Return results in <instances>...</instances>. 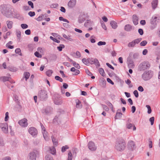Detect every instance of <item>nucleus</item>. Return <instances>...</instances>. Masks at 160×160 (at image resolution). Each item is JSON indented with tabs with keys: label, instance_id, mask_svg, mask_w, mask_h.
<instances>
[{
	"label": "nucleus",
	"instance_id": "4468645a",
	"mask_svg": "<svg viewBox=\"0 0 160 160\" xmlns=\"http://www.w3.org/2000/svg\"><path fill=\"white\" fill-rule=\"evenodd\" d=\"M94 64L97 68H98L100 66V64L97 58H91V64Z\"/></svg>",
	"mask_w": 160,
	"mask_h": 160
},
{
	"label": "nucleus",
	"instance_id": "c9c22d12",
	"mask_svg": "<svg viewBox=\"0 0 160 160\" xmlns=\"http://www.w3.org/2000/svg\"><path fill=\"white\" fill-rule=\"evenodd\" d=\"M51 138L53 144L57 146L58 144V142L57 140L53 136H52Z\"/></svg>",
	"mask_w": 160,
	"mask_h": 160
},
{
	"label": "nucleus",
	"instance_id": "7c9ffc66",
	"mask_svg": "<svg viewBox=\"0 0 160 160\" xmlns=\"http://www.w3.org/2000/svg\"><path fill=\"white\" fill-rule=\"evenodd\" d=\"M92 2L93 6L94 7V8H93V9L92 10V12L94 14L95 13L96 11L97 10V6L92 0Z\"/></svg>",
	"mask_w": 160,
	"mask_h": 160
},
{
	"label": "nucleus",
	"instance_id": "4c0bfd02",
	"mask_svg": "<svg viewBox=\"0 0 160 160\" xmlns=\"http://www.w3.org/2000/svg\"><path fill=\"white\" fill-rule=\"evenodd\" d=\"M99 71L101 75L103 77H105V75L104 74V71L103 69L102 68H100L99 69Z\"/></svg>",
	"mask_w": 160,
	"mask_h": 160
},
{
	"label": "nucleus",
	"instance_id": "69168bd1",
	"mask_svg": "<svg viewBox=\"0 0 160 160\" xmlns=\"http://www.w3.org/2000/svg\"><path fill=\"white\" fill-rule=\"evenodd\" d=\"M133 93L136 98H137L138 97V91L137 90H135L133 92Z\"/></svg>",
	"mask_w": 160,
	"mask_h": 160
},
{
	"label": "nucleus",
	"instance_id": "6e6d98bb",
	"mask_svg": "<svg viewBox=\"0 0 160 160\" xmlns=\"http://www.w3.org/2000/svg\"><path fill=\"white\" fill-rule=\"evenodd\" d=\"M68 158L67 160H72V153L71 151H69L68 153Z\"/></svg>",
	"mask_w": 160,
	"mask_h": 160
},
{
	"label": "nucleus",
	"instance_id": "4be33fe9",
	"mask_svg": "<svg viewBox=\"0 0 160 160\" xmlns=\"http://www.w3.org/2000/svg\"><path fill=\"white\" fill-rule=\"evenodd\" d=\"M82 61L85 64L88 66L90 63V58H84L82 59Z\"/></svg>",
	"mask_w": 160,
	"mask_h": 160
},
{
	"label": "nucleus",
	"instance_id": "9d476101",
	"mask_svg": "<svg viewBox=\"0 0 160 160\" xmlns=\"http://www.w3.org/2000/svg\"><path fill=\"white\" fill-rule=\"evenodd\" d=\"M142 39V38H139L135 39L128 44V47H134L136 44H138L139 43Z\"/></svg>",
	"mask_w": 160,
	"mask_h": 160
},
{
	"label": "nucleus",
	"instance_id": "e2e57ef3",
	"mask_svg": "<svg viewBox=\"0 0 160 160\" xmlns=\"http://www.w3.org/2000/svg\"><path fill=\"white\" fill-rule=\"evenodd\" d=\"M28 3L29 5L31 6V8H34V5L33 3L31 1L28 2Z\"/></svg>",
	"mask_w": 160,
	"mask_h": 160
},
{
	"label": "nucleus",
	"instance_id": "79ce46f5",
	"mask_svg": "<svg viewBox=\"0 0 160 160\" xmlns=\"http://www.w3.org/2000/svg\"><path fill=\"white\" fill-rule=\"evenodd\" d=\"M45 160H53V158L50 155H47L45 157Z\"/></svg>",
	"mask_w": 160,
	"mask_h": 160
},
{
	"label": "nucleus",
	"instance_id": "f03ea898",
	"mask_svg": "<svg viewBox=\"0 0 160 160\" xmlns=\"http://www.w3.org/2000/svg\"><path fill=\"white\" fill-rule=\"evenodd\" d=\"M126 146V143L124 140H118L115 143V150L118 152H122L125 149Z\"/></svg>",
	"mask_w": 160,
	"mask_h": 160
},
{
	"label": "nucleus",
	"instance_id": "ea45409f",
	"mask_svg": "<svg viewBox=\"0 0 160 160\" xmlns=\"http://www.w3.org/2000/svg\"><path fill=\"white\" fill-rule=\"evenodd\" d=\"M65 46L63 44H60L59 46L57 47L59 51H61L62 50V48H64Z\"/></svg>",
	"mask_w": 160,
	"mask_h": 160
},
{
	"label": "nucleus",
	"instance_id": "052dcab7",
	"mask_svg": "<svg viewBox=\"0 0 160 160\" xmlns=\"http://www.w3.org/2000/svg\"><path fill=\"white\" fill-rule=\"evenodd\" d=\"M28 14L30 17H32L35 15V12H34L30 11L28 12Z\"/></svg>",
	"mask_w": 160,
	"mask_h": 160
},
{
	"label": "nucleus",
	"instance_id": "b1692460",
	"mask_svg": "<svg viewBox=\"0 0 160 160\" xmlns=\"http://www.w3.org/2000/svg\"><path fill=\"white\" fill-rule=\"evenodd\" d=\"M17 104L14 107V109L15 110L20 111L21 108L22 106L20 105V102H19L18 103H17Z\"/></svg>",
	"mask_w": 160,
	"mask_h": 160
},
{
	"label": "nucleus",
	"instance_id": "7ed1b4c3",
	"mask_svg": "<svg viewBox=\"0 0 160 160\" xmlns=\"http://www.w3.org/2000/svg\"><path fill=\"white\" fill-rule=\"evenodd\" d=\"M153 75V72L151 70L145 71L142 75V78L144 81L149 80Z\"/></svg>",
	"mask_w": 160,
	"mask_h": 160
},
{
	"label": "nucleus",
	"instance_id": "bf43d9fd",
	"mask_svg": "<svg viewBox=\"0 0 160 160\" xmlns=\"http://www.w3.org/2000/svg\"><path fill=\"white\" fill-rule=\"evenodd\" d=\"M21 26L22 29H26L28 27V26L26 24H22Z\"/></svg>",
	"mask_w": 160,
	"mask_h": 160
},
{
	"label": "nucleus",
	"instance_id": "c03bdc74",
	"mask_svg": "<svg viewBox=\"0 0 160 160\" xmlns=\"http://www.w3.org/2000/svg\"><path fill=\"white\" fill-rule=\"evenodd\" d=\"M68 148L69 147L67 145H65V146H63L62 148V152H65L67 149H68Z\"/></svg>",
	"mask_w": 160,
	"mask_h": 160
},
{
	"label": "nucleus",
	"instance_id": "473e14b6",
	"mask_svg": "<svg viewBox=\"0 0 160 160\" xmlns=\"http://www.w3.org/2000/svg\"><path fill=\"white\" fill-rule=\"evenodd\" d=\"M24 75V78H25V80L26 81L27 80V79L29 78L30 74L29 72H25L23 74Z\"/></svg>",
	"mask_w": 160,
	"mask_h": 160
},
{
	"label": "nucleus",
	"instance_id": "de8ad7c7",
	"mask_svg": "<svg viewBox=\"0 0 160 160\" xmlns=\"http://www.w3.org/2000/svg\"><path fill=\"white\" fill-rule=\"evenodd\" d=\"M55 79L56 80H57V81H58L61 82H62L63 81L62 79L61 78H60V77L58 76H55Z\"/></svg>",
	"mask_w": 160,
	"mask_h": 160
},
{
	"label": "nucleus",
	"instance_id": "ddd939ff",
	"mask_svg": "<svg viewBox=\"0 0 160 160\" xmlns=\"http://www.w3.org/2000/svg\"><path fill=\"white\" fill-rule=\"evenodd\" d=\"M127 63L129 68H133L135 66L133 60L130 58H127Z\"/></svg>",
	"mask_w": 160,
	"mask_h": 160
},
{
	"label": "nucleus",
	"instance_id": "13d9d810",
	"mask_svg": "<svg viewBox=\"0 0 160 160\" xmlns=\"http://www.w3.org/2000/svg\"><path fill=\"white\" fill-rule=\"evenodd\" d=\"M8 112H7L5 113V117L4 119V120L5 121H7L9 118V117L8 116Z\"/></svg>",
	"mask_w": 160,
	"mask_h": 160
},
{
	"label": "nucleus",
	"instance_id": "6e6552de",
	"mask_svg": "<svg viewBox=\"0 0 160 160\" xmlns=\"http://www.w3.org/2000/svg\"><path fill=\"white\" fill-rule=\"evenodd\" d=\"M0 128L4 133L7 134L8 133V124L7 123H0Z\"/></svg>",
	"mask_w": 160,
	"mask_h": 160
},
{
	"label": "nucleus",
	"instance_id": "c756f323",
	"mask_svg": "<svg viewBox=\"0 0 160 160\" xmlns=\"http://www.w3.org/2000/svg\"><path fill=\"white\" fill-rule=\"evenodd\" d=\"M8 69L11 72H15L17 71V69L14 67L10 66L8 67Z\"/></svg>",
	"mask_w": 160,
	"mask_h": 160
},
{
	"label": "nucleus",
	"instance_id": "4d7b16f0",
	"mask_svg": "<svg viewBox=\"0 0 160 160\" xmlns=\"http://www.w3.org/2000/svg\"><path fill=\"white\" fill-rule=\"evenodd\" d=\"M147 43V42L146 40H144L142 42L140 43V45L141 46H145Z\"/></svg>",
	"mask_w": 160,
	"mask_h": 160
},
{
	"label": "nucleus",
	"instance_id": "0e129e2a",
	"mask_svg": "<svg viewBox=\"0 0 160 160\" xmlns=\"http://www.w3.org/2000/svg\"><path fill=\"white\" fill-rule=\"evenodd\" d=\"M139 54L138 53H135L133 55V58L134 59H136L138 58Z\"/></svg>",
	"mask_w": 160,
	"mask_h": 160
},
{
	"label": "nucleus",
	"instance_id": "58836bf2",
	"mask_svg": "<svg viewBox=\"0 0 160 160\" xmlns=\"http://www.w3.org/2000/svg\"><path fill=\"white\" fill-rule=\"evenodd\" d=\"M53 73V71L51 70H49L46 72V74L47 76L50 77L51 76Z\"/></svg>",
	"mask_w": 160,
	"mask_h": 160
},
{
	"label": "nucleus",
	"instance_id": "39448f33",
	"mask_svg": "<svg viewBox=\"0 0 160 160\" xmlns=\"http://www.w3.org/2000/svg\"><path fill=\"white\" fill-rule=\"evenodd\" d=\"M150 65L148 62H143L139 64L138 67V69L139 71H143L146 69L149 68Z\"/></svg>",
	"mask_w": 160,
	"mask_h": 160
},
{
	"label": "nucleus",
	"instance_id": "09e8293b",
	"mask_svg": "<svg viewBox=\"0 0 160 160\" xmlns=\"http://www.w3.org/2000/svg\"><path fill=\"white\" fill-rule=\"evenodd\" d=\"M149 121L151 122V125H152L153 124L154 121V117H152L150 118L149 119Z\"/></svg>",
	"mask_w": 160,
	"mask_h": 160
},
{
	"label": "nucleus",
	"instance_id": "49530a36",
	"mask_svg": "<svg viewBox=\"0 0 160 160\" xmlns=\"http://www.w3.org/2000/svg\"><path fill=\"white\" fill-rule=\"evenodd\" d=\"M50 38L51 39L53 40V41L55 42H56L57 43H59L60 42V41L59 40H57L56 38H54L52 36H50Z\"/></svg>",
	"mask_w": 160,
	"mask_h": 160
},
{
	"label": "nucleus",
	"instance_id": "603ef678",
	"mask_svg": "<svg viewBox=\"0 0 160 160\" xmlns=\"http://www.w3.org/2000/svg\"><path fill=\"white\" fill-rule=\"evenodd\" d=\"M146 107L148 108V114H150L152 112V109L150 106L149 105H146Z\"/></svg>",
	"mask_w": 160,
	"mask_h": 160
},
{
	"label": "nucleus",
	"instance_id": "2f4dec72",
	"mask_svg": "<svg viewBox=\"0 0 160 160\" xmlns=\"http://www.w3.org/2000/svg\"><path fill=\"white\" fill-rule=\"evenodd\" d=\"M50 153L53 155H55L56 153V149L54 147H50L49 149Z\"/></svg>",
	"mask_w": 160,
	"mask_h": 160
},
{
	"label": "nucleus",
	"instance_id": "6ab92c4d",
	"mask_svg": "<svg viewBox=\"0 0 160 160\" xmlns=\"http://www.w3.org/2000/svg\"><path fill=\"white\" fill-rule=\"evenodd\" d=\"M132 21L135 25H136L138 24V18L137 16L134 14L132 16Z\"/></svg>",
	"mask_w": 160,
	"mask_h": 160
},
{
	"label": "nucleus",
	"instance_id": "dca6fc26",
	"mask_svg": "<svg viewBox=\"0 0 160 160\" xmlns=\"http://www.w3.org/2000/svg\"><path fill=\"white\" fill-rule=\"evenodd\" d=\"M85 16L84 14H81L78 18V22L79 23H81L83 22L85 20Z\"/></svg>",
	"mask_w": 160,
	"mask_h": 160
},
{
	"label": "nucleus",
	"instance_id": "9b49d317",
	"mask_svg": "<svg viewBox=\"0 0 160 160\" xmlns=\"http://www.w3.org/2000/svg\"><path fill=\"white\" fill-rule=\"evenodd\" d=\"M28 131L29 133L32 136H36L38 134L37 130L35 128L33 127L29 128Z\"/></svg>",
	"mask_w": 160,
	"mask_h": 160
},
{
	"label": "nucleus",
	"instance_id": "2eb2a0df",
	"mask_svg": "<svg viewBox=\"0 0 160 160\" xmlns=\"http://www.w3.org/2000/svg\"><path fill=\"white\" fill-rule=\"evenodd\" d=\"M52 109L51 107H48L45 109H43L42 110V112L45 114L47 115L51 112Z\"/></svg>",
	"mask_w": 160,
	"mask_h": 160
},
{
	"label": "nucleus",
	"instance_id": "f704fd0d",
	"mask_svg": "<svg viewBox=\"0 0 160 160\" xmlns=\"http://www.w3.org/2000/svg\"><path fill=\"white\" fill-rule=\"evenodd\" d=\"M21 32L20 31H17L16 32V35L18 41L20 42L21 40Z\"/></svg>",
	"mask_w": 160,
	"mask_h": 160
},
{
	"label": "nucleus",
	"instance_id": "412c9836",
	"mask_svg": "<svg viewBox=\"0 0 160 160\" xmlns=\"http://www.w3.org/2000/svg\"><path fill=\"white\" fill-rule=\"evenodd\" d=\"M158 3V0H153L151 4L152 8L153 9H155L157 7Z\"/></svg>",
	"mask_w": 160,
	"mask_h": 160
},
{
	"label": "nucleus",
	"instance_id": "423d86ee",
	"mask_svg": "<svg viewBox=\"0 0 160 160\" xmlns=\"http://www.w3.org/2000/svg\"><path fill=\"white\" fill-rule=\"evenodd\" d=\"M48 98L47 92L44 90H41L39 92L38 98L41 101L45 100Z\"/></svg>",
	"mask_w": 160,
	"mask_h": 160
},
{
	"label": "nucleus",
	"instance_id": "0eeeda50",
	"mask_svg": "<svg viewBox=\"0 0 160 160\" xmlns=\"http://www.w3.org/2000/svg\"><path fill=\"white\" fill-rule=\"evenodd\" d=\"M39 153L38 151H35L30 152L28 155V160H36V158Z\"/></svg>",
	"mask_w": 160,
	"mask_h": 160
},
{
	"label": "nucleus",
	"instance_id": "774afa93",
	"mask_svg": "<svg viewBox=\"0 0 160 160\" xmlns=\"http://www.w3.org/2000/svg\"><path fill=\"white\" fill-rule=\"evenodd\" d=\"M23 9L26 11L30 10V8L28 6H24L23 7Z\"/></svg>",
	"mask_w": 160,
	"mask_h": 160
},
{
	"label": "nucleus",
	"instance_id": "37998d69",
	"mask_svg": "<svg viewBox=\"0 0 160 160\" xmlns=\"http://www.w3.org/2000/svg\"><path fill=\"white\" fill-rule=\"evenodd\" d=\"M15 52L17 54H18L20 56H22V54L21 52V50L19 48H17L15 50Z\"/></svg>",
	"mask_w": 160,
	"mask_h": 160
},
{
	"label": "nucleus",
	"instance_id": "e433bc0d",
	"mask_svg": "<svg viewBox=\"0 0 160 160\" xmlns=\"http://www.w3.org/2000/svg\"><path fill=\"white\" fill-rule=\"evenodd\" d=\"M2 78L3 81L4 82L6 81H9L10 79H11L10 77H2L0 78V79Z\"/></svg>",
	"mask_w": 160,
	"mask_h": 160
},
{
	"label": "nucleus",
	"instance_id": "bb28decb",
	"mask_svg": "<svg viewBox=\"0 0 160 160\" xmlns=\"http://www.w3.org/2000/svg\"><path fill=\"white\" fill-rule=\"evenodd\" d=\"M132 26L130 24H127L125 26L124 29L127 32H129L132 30Z\"/></svg>",
	"mask_w": 160,
	"mask_h": 160
},
{
	"label": "nucleus",
	"instance_id": "f257e3e1",
	"mask_svg": "<svg viewBox=\"0 0 160 160\" xmlns=\"http://www.w3.org/2000/svg\"><path fill=\"white\" fill-rule=\"evenodd\" d=\"M12 9L9 4H3L0 5V12L3 15L7 18H18L19 14L17 12L13 11Z\"/></svg>",
	"mask_w": 160,
	"mask_h": 160
},
{
	"label": "nucleus",
	"instance_id": "8fccbe9b",
	"mask_svg": "<svg viewBox=\"0 0 160 160\" xmlns=\"http://www.w3.org/2000/svg\"><path fill=\"white\" fill-rule=\"evenodd\" d=\"M43 14H42L40 16L37 18L36 20L38 21H42L43 19Z\"/></svg>",
	"mask_w": 160,
	"mask_h": 160
},
{
	"label": "nucleus",
	"instance_id": "5701e85b",
	"mask_svg": "<svg viewBox=\"0 0 160 160\" xmlns=\"http://www.w3.org/2000/svg\"><path fill=\"white\" fill-rule=\"evenodd\" d=\"M97 148V147L95 145V143L91 141V151H95Z\"/></svg>",
	"mask_w": 160,
	"mask_h": 160
},
{
	"label": "nucleus",
	"instance_id": "393cba45",
	"mask_svg": "<svg viewBox=\"0 0 160 160\" xmlns=\"http://www.w3.org/2000/svg\"><path fill=\"white\" fill-rule=\"evenodd\" d=\"M121 111L120 109H118L117 110V111ZM122 114L121 112H117L116 113V115L115 116V118H114L115 119H119V118H121L122 117Z\"/></svg>",
	"mask_w": 160,
	"mask_h": 160
},
{
	"label": "nucleus",
	"instance_id": "864d4df0",
	"mask_svg": "<svg viewBox=\"0 0 160 160\" xmlns=\"http://www.w3.org/2000/svg\"><path fill=\"white\" fill-rule=\"evenodd\" d=\"M34 55L38 58H41L42 57V55L37 51L35 52L34 53Z\"/></svg>",
	"mask_w": 160,
	"mask_h": 160
},
{
	"label": "nucleus",
	"instance_id": "a878e982",
	"mask_svg": "<svg viewBox=\"0 0 160 160\" xmlns=\"http://www.w3.org/2000/svg\"><path fill=\"white\" fill-rule=\"evenodd\" d=\"M57 58V55L55 54H52L49 55V59L51 61H55Z\"/></svg>",
	"mask_w": 160,
	"mask_h": 160
},
{
	"label": "nucleus",
	"instance_id": "1a4fd4ad",
	"mask_svg": "<svg viewBox=\"0 0 160 160\" xmlns=\"http://www.w3.org/2000/svg\"><path fill=\"white\" fill-rule=\"evenodd\" d=\"M127 147L128 150L133 151L136 148V145L134 142L132 141H129L127 144Z\"/></svg>",
	"mask_w": 160,
	"mask_h": 160
},
{
	"label": "nucleus",
	"instance_id": "3c124183",
	"mask_svg": "<svg viewBox=\"0 0 160 160\" xmlns=\"http://www.w3.org/2000/svg\"><path fill=\"white\" fill-rule=\"evenodd\" d=\"M42 133L43 134V136L45 139L46 140L48 139V136L47 135V132L45 131H42Z\"/></svg>",
	"mask_w": 160,
	"mask_h": 160
},
{
	"label": "nucleus",
	"instance_id": "a18cd8bd",
	"mask_svg": "<svg viewBox=\"0 0 160 160\" xmlns=\"http://www.w3.org/2000/svg\"><path fill=\"white\" fill-rule=\"evenodd\" d=\"M102 107L104 110L106 111H108L109 110V108L108 107L105 105H104L102 104Z\"/></svg>",
	"mask_w": 160,
	"mask_h": 160
},
{
	"label": "nucleus",
	"instance_id": "c85d7f7f",
	"mask_svg": "<svg viewBox=\"0 0 160 160\" xmlns=\"http://www.w3.org/2000/svg\"><path fill=\"white\" fill-rule=\"evenodd\" d=\"M6 23L8 28L11 29L12 28L13 24L12 21L8 20L6 21Z\"/></svg>",
	"mask_w": 160,
	"mask_h": 160
},
{
	"label": "nucleus",
	"instance_id": "338daca9",
	"mask_svg": "<svg viewBox=\"0 0 160 160\" xmlns=\"http://www.w3.org/2000/svg\"><path fill=\"white\" fill-rule=\"evenodd\" d=\"M58 117L57 116H56L54 117V119H53V122L54 123H58Z\"/></svg>",
	"mask_w": 160,
	"mask_h": 160
},
{
	"label": "nucleus",
	"instance_id": "cd10ccee",
	"mask_svg": "<svg viewBox=\"0 0 160 160\" xmlns=\"http://www.w3.org/2000/svg\"><path fill=\"white\" fill-rule=\"evenodd\" d=\"M110 24L112 28L113 29H116L117 27V23L114 21H112L110 23Z\"/></svg>",
	"mask_w": 160,
	"mask_h": 160
},
{
	"label": "nucleus",
	"instance_id": "a211bd4d",
	"mask_svg": "<svg viewBox=\"0 0 160 160\" xmlns=\"http://www.w3.org/2000/svg\"><path fill=\"white\" fill-rule=\"evenodd\" d=\"M54 103L56 105H61L62 103V101L60 98H56L54 100Z\"/></svg>",
	"mask_w": 160,
	"mask_h": 160
},
{
	"label": "nucleus",
	"instance_id": "f3484780",
	"mask_svg": "<svg viewBox=\"0 0 160 160\" xmlns=\"http://www.w3.org/2000/svg\"><path fill=\"white\" fill-rule=\"evenodd\" d=\"M106 81L102 77L99 80L100 85L103 88H105L106 85Z\"/></svg>",
	"mask_w": 160,
	"mask_h": 160
},
{
	"label": "nucleus",
	"instance_id": "5fc2aeb1",
	"mask_svg": "<svg viewBox=\"0 0 160 160\" xmlns=\"http://www.w3.org/2000/svg\"><path fill=\"white\" fill-rule=\"evenodd\" d=\"M72 64L73 65L77 68L79 69L80 68V67L79 64L78 63H76L75 62H74Z\"/></svg>",
	"mask_w": 160,
	"mask_h": 160
},
{
	"label": "nucleus",
	"instance_id": "a19ab883",
	"mask_svg": "<svg viewBox=\"0 0 160 160\" xmlns=\"http://www.w3.org/2000/svg\"><path fill=\"white\" fill-rule=\"evenodd\" d=\"M18 97L16 95H14L13 96V100L16 102V103H18L19 102V101L18 99Z\"/></svg>",
	"mask_w": 160,
	"mask_h": 160
},
{
	"label": "nucleus",
	"instance_id": "680f3d73",
	"mask_svg": "<svg viewBox=\"0 0 160 160\" xmlns=\"http://www.w3.org/2000/svg\"><path fill=\"white\" fill-rule=\"evenodd\" d=\"M106 44V42H105L99 41L98 43V46L105 45Z\"/></svg>",
	"mask_w": 160,
	"mask_h": 160
},
{
	"label": "nucleus",
	"instance_id": "20e7f679",
	"mask_svg": "<svg viewBox=\"0 0 160 160\" xmlns=\"http://www.w3.org/2000/svg\"><path fill=\"white\" fill-rule=\"evenodd\" d=\"M160 21V17L153 16L150 20V28L151 30L155 28L157 25V23Z\"/></svg>",
	"mask_w": 160,
	"mask_h": 160
},
{
	"label": "nucleus",
	"instance_id": "aec40b11",
	"mask_svg": "<svg viewBox=\"0 0 160 160\" xmlns=\"http://www.w3.org/2000/svg\"><path fill=\"white\" fill-rule=\"evenodd\" d=\"M76 3V0H71L68 3V6L70 8H72L75 5Z\"/></svg>",
	"mask_w": 160,
	"mask_h": 160
},
{
	"label": "nucleus",
	"instance_id": "72a5a7b5",
	"mask_svg": "<svg viewBox=\"0 0 160 160\" xmlns=\"http://www.w3.org/2000/svg\"><path fill=\"white\" fill-rule=\"evenodd\" d=\"M76 107L77 108H81L82 107V105L81 102L78 100L76 101Z\"/></svg>",
	"mask_w": 160,
	"mask_h": 160
},
{
	"label": "nucleus",
	"instance_id": "f8f14e48",
	"mask_svg": "<svg viewBox=\"0 0 160 160\" xmlns=\"http://www.w3.org/2000/svg\"><path fill=\"white\" fill-rule=\"evenodd\" d=\"M18 123L20 126L24 127H27L28 125L27 120L25 118L19 120L18 122Z\"/></svg>",
	"mask_w": 160,
	"mask_h": 160
}]
</instances>
